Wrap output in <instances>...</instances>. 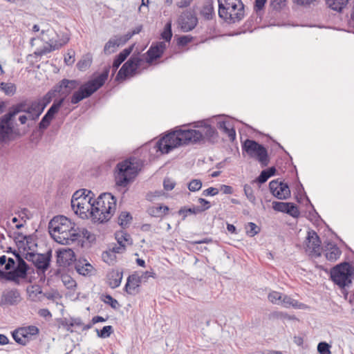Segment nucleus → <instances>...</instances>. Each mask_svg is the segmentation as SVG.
Listing matches in <instances>:
<instances>
[{"mask_svg":"<svg viewBox=\"0 0 354 354\" xmlns=\"http://www.w3.org/2000/svg\"><path fill=\"white\" fill-rule=\"evenodd\" d=\"M194 127L198 129H180L166 134L156 142L157 151L168 153L180 146L204 144L206 142L214 144L218 141V133L216 128L206 122H194Z\"/></svg>","mask_w":354,"mask_h":354,"instance_id":"f257e3e1","label":"nucleus"},{"mask_svg":"<svg viewBox=\"0 0 354 354\" xmlns=\"http://www.w3.org/2000/svg\"><path fill=\"white\" fill-rule=\"evenodd\" d=\"M110 72V66L104 67L103 71L97 77L82 84L79 80L63 79L54 86L57 93L64 95L65 98L71 92L77 88L71 97L73 104H78L82 100L91 97L105 83Z\"/></svg>","mask_w":354,"mask_h":354,"instance_id":"f03ea898","label":"nucleus"},{"mask_svg":"<svg viewBox=\"0 0 354 354\" xmlns=\"http://www.w3.org/2000/svg\"><path fill=\"white\" fill-rule=\"evenodd\" d=\"M48 231L51 237L62 245L77 241L80 236L75 230V224L64 216L53 217L48 223Z\"/></svg>","mask_w":354,"mask_h":354,"instance_id":"7ed1b4c3","label":"nucleus"},{"mask_svg":"<svg viewBox=\"0 0 354 354\" xmlns=\"http://www.w3.org/2000/svg\"><path fill=\"white\" fill-rule=\"evenodd\" d=\"M142 167V160L134 156L118 162L115 169V185L126 187L134 180Z\"/></svg>","mask_w":354,"mask_h":354,"instance_id":"20e7f679","label":"nucleus"},{"mask_svg":"<svg viewBox=\"0 0 354 354\" xmlns=\"http://www.w3.org/2000/svg\"><path fill=\"white\" fill-rule=\"evenodd\" d=\"M116 198L111 193L101 194L91 205L90 215L94 222L109 221L116 209Z\"/></svg>","mask_w":354,"mask_h":354,"instance_id":"39448f33","label":"nucleus"},{"mask_svg":"<svg viewBox=\"0 0 354 354\" xmlns=\"http://www.w3.org/2000/svg\"><path fill=\"white\" fill-rule=\"evenodd\" d=\"M219 18L228 24L239 23L245 17V6L241 0H218Z\"/></svg>","mask_w":354,"mask_h":354,"instance_id":"423d86ee","label":"nucleus"},{"mask_svg":"<svg viewBox=\"0 0 354 354\" xmlns=\"http://www.w3.org/2000/svg\"><path fill=\"white\" fill-rule=\"evenodd\" d=\"M330 279L340 289L349 287L354 279V267L344 261L333 266L330 271Z\"/></svg>","mask_w":354,"mask_h":354,"instance_id":"0eeeda50","label":"nucleus"},{"mask_svg":"<svg viewBox=\"0 0 354 354\" xmlns=\"http://www.w3.org/2000/svg\"><path fill=\"white\" fill-rule=\"evenodd\" d=\"M241 147L243 152H245L250 158H256L261 167L268 165L270 157L267 149L263 145L248 138L242 142Z\"/></svg>","mask_w":354,"mask_h":354,"instance_id":"6e6552de","label":"nucleus"},{"mask_svg":"<svg viewBox=\"0 0 354 354\" xmlns=\"http://www.w3.org/2000/svg\"><path fill=\"white\" fill-rule=\"evenodd\" d=\"M17 261V266H15L11 271H3L0 270V279L14 282L17 285L20 284V279H25L28 277L29 266L24 260L19 252L15 254Z\"/></svg>","mask_w":354,"mask_h":354,"instance_id":"1a4fd4ad","label":"nucleus"},{"mask_svg":"<svg viewBox=\"0 0 354 354\" xmlns=\"http://www.w3.org/2000/svg\"><path fill=\"white\" fill-rule=\"evenodd\" d=\"M19 130L13 125V120L6 115L0 117V145H6L20 137Z\"/></svg>","mask_w":354,"mask_h":354,"instance_id":"9d476101","label":"nucleus"},{"mask_svg":"<svg viewBox=\"0 0 354 354\" xmlns=\"http://www.w3.org/2000/svg\"><path fill=\"white\" fill-rule=\"evenodd\" d=\"M142 62V59L140 57V53H134L120 68L116 75L115 80H124L129 76H134L137 73V70L140 66Z\"/></svg>","mask_w":354,"mask_h":354,"instance_id":"9b49d317","label":"nucleus"},{"mask_svg":"<svg viewBox=\"0 0 354 354\" xmlns=\"http://www.w3.org/2000/svg\"><path fill=\"white\" fill-rule=\"evenodd\" d=\"M24 258L32 262L37 270L38 274L44 272L49 268L52 258V250H48L45 254L28 252Z\"/></svg>","mask_w":354,"mask_h":354,"instance_id":"f8f14e48","label":"nucleus"},{"mask_svg":"<svg viewBox=\"0 0 354 354\" xmlns=\"http://www.w3.org/2000/svg\"><path fill=\"white\" fill-rule=\"evenodd\" d=\"M91 198H71V207L81 218H87L91 211Z\"/></svg>","mask_w":354,"mask_h":354,"instance_id":"ddd939ff","label":"nucleus"},{"mask_svg":"<svg viewBox=\"0 0 354 354\" xmlns=\"http://www.w3.org/2000/svg\"><path fill=\"white\" fill-rule=\"evenodd\" d=\"M269 189L272 194L279 200H286L290 197V189L286 183L273 180L269 183Z\"/></svg>","mask_w":354,"mask_h":354,"instance_id":"4468645a","label":"nucleus"},{"mask_svg":"<svg viewBox=\"0 0 354 354\" xmlns=\"http://www.w3.org/2000/svg\"><path fill=\"white\" fill-rule=\"evenodd\" d=\"M198 24V19L194 12L186 10L178 19V24L183 32L192 30Z\"/></svg>","mask_w":354,"mask_h":354,"instance_id":"2eb2a0df","label":"nucleus"},{"mask_svg":"<svg viewBox=\"0 0 354 354\" xmlns=\"http://www.w3.org/2000/svg\"><path fill=\"white\" fill-rule=\"evenodd\" d=\"M21 300L22 297L18 289H6L3 291L0 298V306L4 308L9 306H17Z\"/></svg>","mask_w":354,"mask_h":354,"instance_id":"dca6fc26","label":"nucleus"},{"mask_svg":"<svg viewBox=\"0 0 354 354\" xmlns=\"http://www.w3.org/2000/svg\"><path fill=\"white\" fill-rule=\"evenodd\" d=\"M166 48L167 45L164 41L153 43L146 53V62L151 64L158 59L160 58Z\"/></svg>","mask_w":354,"mask_h":354,"instance_id":"f3484780","label":"nucleus"},{"mask_svg":"<svg viewBox=\"0 0 354 354\" xmlns=\"http://www.w3.org/2000/svg\"><path fill=\"white\" fill-rule=\"evenodd\" d=\"M272 208L277 212L286 213L293 218H298L300 215L298 207L293 203L274 201Z\"/></svg>","mask_w":354,"mask_h":354,"instance_id":"a211bd4d","label":"nucleus"},{"mask_svg":"<svg viewBox=\"0 0 354 354\" xmlns=\"http://www.w3.org/2000/svg\"><path fill=\"white\" fill-rule=\"evenodd\" d=\"M306 240L308 241V243H306L307 248L309 250H311V252L313 254V255L315 257H321L322 241L317 232L313 230H309L308 232Z\"/></svg>","mask_w":354,"mask_h":354,"instance_id":"6ab92c4d","label":"nucleus"},{"mask_svg":"<svg viewBox=\"0 0 354 354\" xmlns=\"http://www.w3.org/2000/svg\"><path fill=\"white\" fill-rule=\"evenodd\" d=\"M56 253L57 264L60 267L69 266L75 261V252L70 248L59 249Z\"/></svg>","mask_w":354,"mask_h":354,"instance_id":"aec40b11","label":"nucleus"},{"mask_svg":"<svg viewBox=\"0 0 354 354\" xmlns=\"http://www.w3.org/2000/svg\"><path fill=\"white\" fill-rule=\"evenodd\" d=\"M26 102L27 105L25 113L28 115L30 120L36 121L43 113L39 102L37 100L26 98Z\"/></svg>","mask_w":354,"mask_h":354,"instance_id":"412c9836","label":"nucleus"},{"mask_svg":"<svg viewBox=\"0 0 354 354\" xmlns=\"http://www.w3.org/2000/svg\"><path fill=\"white\" fill-rule=\"evenodd\" d=\"M115 239L119 244L118 246L113 248L111 251H106L102 254V259L105 262L109 263V260L112 261L113 259L111 257L112 255L115 257V253H122L126 250V246L122 243L121 238H120V234H115Z\"/></svg>","mask_w":354,"mask_h":354,"instance_id":"4be33fe9","label":"nucleus"},{"mask_svg":"<svg viewBox=\"0 0 354 354\" xmlns=\"http://www.w3.org/2000/svg\"><path fill=\"white\" fill-rule=\"evenodd\" d=\"M134 45H131L122 50L118 55L115 56L112 64L113 73H115L121 64L129 56L133 50Z\"/></svg>","mask_w":354,"mask_h":354,"instance_id":"5701e85b","label":"nucleus"},{"mask_svg":"<svg viewBox=\"0 0 354 354\" xmlns=\"http://www.w3.org/2000/svg\"><path fill=\"white\" fill-rule=\"evenodd\" d=\"M142 282L138 274H132L127 278L124 290L129 295H134L136 289L140 286Z\"/></svg>","mask_w":354,"mask_h":354,"instance_id":"b1692460","label":"nucleus"},{"mask_svg":"<svg viewBox=\"0 0 354 354\" xmlns=\"http://www.w3.org/2000/svg\"><path fill=\"white\" fill-rule=\"evenodd\" d=\"M342 251L336 244L331 243H328L326 249V258L328 261L334 262L337 261L341 256Z\"/></svg>","mask_w":354,"mask_h":354,"instance_id":"393cba45","label":"nucleus"},{"mask_svg":"<svg viewBox=\"0 0 354 354\" xmlns=\"http://www.w3.org/2000/svg\"><path fill=\"white\" fill-rule=\"evenodd\" d=\"M122 270H113L111 272H109L107 275L109 286L111 288H115L120 286L122 279Z\"/></svg>","mask_w":354,"mask_h":354,"instance_id":"a878e982","label":"nucleus"},{"mask_svg":"<svg viewBox=\"0 0 354 354\" xmlns=\"http://www.w3.org/2000/svg\"><path fill=\"white\" fill-rule=\"evenodd\" d=\"M76 271L82 275L87 276L91 274L93 267L86 259H80L75 264Z\"/></svg>","mask_w":354,"mask_h":354,"instance_id":"bb28decb","label":"nucleus"},{"mask_svg":"<svg viewBox=\"0 0 354 354\" xmlns=\"http://www.w3.org/2000/svg\"><path fill=\"white\" fill-rule=\"evenodd\" d=\"M200 12L206 20L212 19L215 16L213 0H205Z\"/></svg>","mask_w":354,"mask_h":354,"instance_id":"cd10ccee","label":"nucleus"},{"mask_svg":"<svg viewBox=\"0 0 354 354\" xmlns=\"http://www.w3.org/2000/svg\"><path fill=\"white\" fill-rule=\"evenodd\" d=\"M26 99L21 100V102L12 105L8 113L5 115L11 118L12 120L16 115L19 113L24 112L26 109Z\"/></svg>","mask_w":354,"mask_h":354,"instance_id":"c85d7f7f","label":"nucleus"},{"mask_svg":"<svg viewBox=\"0 0 354 354\" xmlns=\"http://www.w3.org/2000/svg\"><path fill=\"white\" fill-rule=\"evenodd\" d=\"M57 94V91L53 86V87L49 90L42 97L37 99V100L39 102V105L43 111L47 105L51 102L53 99L55 97Z\"/></svg>","mask_w":354,"mask_h":354,"instance_id":"c756f323","label":"nucleus"},{"mask_svg":"<svg viewBox=\"0 0 354 354\" xmlns=\"http://www.w3.org/2000/svg\"><path fill=\"white\" fill-rule=\"evenodd\" d=\"M277 169L274 167H270L266 169H263L260 173L259 176L253 182H257L259 184L266 183L269 178L275 175Z\"/></svg>","mask_w":354,"mask_h":354,"instance_id":"7c9ffc66","label":"nucleus"},{"mask_svg":"<svg viewBox=\"0 0 354 354\" xmlns=\"http://www.w3.org/2000/svg\"><path fill=\"white\" fill-rule=\"evenodd\" d=\"M64 102V97H62L59 100H55L50 107L48 109L46 115L49 116L50 118L53 119L55 115L59 112V110L63 105Z\"/></svg>","mask_w":354,"mask_h":354,"instance_id":"2f4dec72","label":"nucleus"},{"mask_svg":"<svg viewBox=\"0 0 354 354\" xmlns=\"http://www.w3.org/2000/svg\"><path fill=\"white\" fill-rule=\"evenodd\" d=\"M348 2V0H326L327 6L337 12H341Z\"/></svg>","mask_w":354,"mask_h":354,"instance_id":"473e14b6","label":"nucleus"},{"mask_svg":"<svg viewBox=\"0 0 354 354\" xmlns=\"http://www.w3.org/2000/svg\"><path fill=\"white\" fill-rule=\"evenodd\" d=\"M229 124V122L221 121L218 122V128L223 130L226 134H227L231 140H234L236 138V131L234 128H230Z\"/></svg>","mask_w":354,"mask_h":354,"instance_id":"72a5a7b5","label":"nucleus"},{"mask_svg":"<svg viewBox=\"0 0 354 354\" xmlns=\"http://www.w3.org/2000/svg\"><path fill=\"white\" fill-rule=\"evenodd\" d=\"M169 212V207L165 205H159L158 207H152L148 209V213L153 217H161Z\"/></svg>","mask_w":354,"mask_h":354,"instance_id":"f704fd0d","label":"nucleus"},{"mask_svg":"<svg viewBox=\"0 0 354 354\" xmlns=\"http://www.w3.org/2000/svg\"><path fill=\"white\" fill-rule=\"evenodd\" d=\"M100 299L104 303L109 305L114 310H118L120 307L118 300L114 299L111 295L109 294H102L100 296Z\"/></svg>","mask_w":354,"mask_h":354,"instance_id":"c9c22d12","label":"nucleus"},{"mask_svg":"<svg viewBox=\"0 0 354 354\" xmlns=\"http://www.w3.org/2000/svg\"><path fill=\"white\" fill-rule=\"evenodd\" d=\"M118 46H120V44L116 38H111L105 44L104 47V53L105 55H110L113 53Z\"/></svg>","mask_w":354,"mask_h":354,"instance_id":"e433bc0d","label":"nucleus"},{"mask_svg":"<svg viewBox=\"0 0 354 354\" xmlns=\"http://www.w3.org/2000/svg\"><path fill=\"white\" fill-rule=\"evenodd\" d=\"M203 212H204V209H200V206H194L193 207H183L180 209L178 214L180 215L183 214V219H185L188 214H198Z\"/></svg>","mask_w":354,"mask_h":354,"instance_id":"4c0bfd02","label":"nucleus"},{"mask_svg":"<svg viewBox=\"0 0 354 354\" xmlns=\"http://www.w3.org/2000/svg\"><path fill=\"white\" fill-rule=\"evenodd\" d=\"M92 64V57L89 55H86L77 63V68L81 71H85Z\"/></svg>","mask_w":354,"mask_h":354,"instance_id":"58836bf2","label":"nucleus"},{"mask_svg":"<svg viewBox=\"0 0 354 354\" xmlns=\"http://www.w3.org/2000/svg\"><path fill=\"white\" fill-rule=\"evenodd\" d=\"M1 90L3 91L5 95L8 96H12L15 94L17 91L16 85L11 82H1Z\"/></svg>","mask_w":354,"mask_h":354,"instance_id":"ea45409f","label":"nucleus"},{"mask_svg":"<svg viewBox=\"0 0 354 354\" xmlns=\"http://www.w3.org/2000/svg\"><path fill=\"white\" fill-rule=\"evenodd\" d=\"M171 21H169L166 23L163 31L161 33V38L165 41L169 42L172 38Z\"/></svg>","mask_w":354,"mask_h":354,"instance_id":"a19ab883","label":"nucleus"},{"mask_svg":"<svg viewBox=\"0 0 354 354\" xmlns=\"http://www.w3.org/2000/svg\"><path fill=\"white\" fill-rule=\"evenodd\" d=\"M76 232L79 234L78 239L81 237L85 239L88 242H93L95 240L94 234H91L88 230L86 228H80L75 227Z\"/></svg>","mask_w":354,"mask_h":354,"instance_id":"79ce46f5","label":"nucleus"},{"mask_svg":"<svg viewBox=\"0 0 354 354\" xmlns=\"http://www.w3.org/2000/svg\"><path fill=\"white\" fill-rule=\"evenodd\" d=\"M118 220L119 225L122 228H125L130 223V221L132 220V216L130 214V213L127 212H122L120 214Z\"/></svg>","mask_w":354,"mask_h":354,"instance_id":"37998d69","label":"nucleus"},{"mask_svg":"<svg viewBox=\"0 0 354 354\" xmlns=\"http://www.w3.org/2000/svg\"><path fill=\"white\" fill-rule=\"evenodd\" d=\"M266 2L267 0H254V11L256 12L257 15L260 17V19L262 17L263 11Z\"/></svg>","mask_w":354,"mask_h":354,"instance_id":"c03bdc74","label":"nucleus"},{"mask_svg":"<svg viewBox=\"0 0 354 354\" xmlns=\"http://www.w3.org/2000/svg\"><path fill=\"white\" fill-rule=\"evenodd\" d=\"M94 194L93 192L90 190L86 189H81L77 191H76L73 195L72 196V198H77V199H80L81 198H91V200L93 198V196Z\"/></svg>","mask_w":354,"mask_h":354,"instance_id":"a18cd8bd","label":"nucleus"},{"mask_svg":"<svg viewBox=\"0 0 354 354\" xmlns=\"http://www.w3.org/2000/svg\"><path fill=\"white\" fill-rule=\"evenodd\" d=\"M96 332L99 337L106 338L113 333V328L111 326H105L100 330L96 329Z\"/></svg>","mask_w":354,"mask_h":354,"instance_id":"49530a36","label":"nucleus"},{"mask_svg":"<svg viewBox=\"0 0 354 354\" xmlns=\"http://www.w3.org/2000/svg\"><path fill=\"white\" fill-rule=\"evenodd\" d=\"M286 0H270V8L274 11L279 12L286 6Z\"/></svg>","mask_w":354,"mask_h":354,"instance_id":"de8ad7c7","label":"nucleus"},{"mask_svg":"<svg viewBox=\"0 0 354 354\" xmlns=\"http://www.w3.org/2000/svg\"><path fill=\"white\" fill-rule=\"evenodd\" d=\"M245 230L246 234L251 237L255 236L260 232V228L254 223L252 222H249L247 224Z\"/></svg>","mask_w":354,"mask_h":354,"instance_id":"09e8293b","label":"nucleus"},{"mask_svg":"<svg viewBox=\"0 0 354 354\" xmlns=\"http://www.w3.org/2000/svg\"><path fill=\"white\" fill-rule=\"evenodd\" d=\"M244 193L247 198L254 205L256 204V197L254 194V191L252 187L248 184L244 185Z\"/></svg>","mask_w":354,"mask_h":354,"instance_id":"8fccbe9b","label":"nucleus"},{"mask_svg":"<svg viewBox=\"0 0 354 354\" xmlns=\"http://www.w3.org/2000/svg\"><path fill=\"white\" fill-rule=\"evenodd\" d=\"M62 281L64 286L68 289L73 290L75 287H76L77 283L76 281L71 277L69 275L64 274L62 276Z\"/></svg>","mask_w":354,"mask_h":354,"instance_id":"3c124183","label":"nucleus"},{"mask_svg":"<svg viewBox=\"0 0 354 354\" xmlns=\"http://www.w3.org/2000/svg\"><path fill=\"white\" fill-rule=\"evenodd\" d=\"M330 346L326 342H321L317 345V351L319 354H331Z\"/></svg>","mask_w":354,"mask_h":354,"instance_id":"603ef678","label":"nucleus"},{"mask_svg":"<svg viewBox=\"0 0 354 354\" xmlns=\"http://www.w3.org/2000/svg\"><path fill=\"white\" fill-rule=\"evenodd\" d=\"M55 50V46L52 44H49L48 46H44L43 48L37 49L34 54L36 56L41 57L44 55H46L51 51Z\"/></svg>","mask_w":354,"mask_h":354,"instance_id":"864d4df0","label":"nucleus"},{"mask_svg":"<svg viewBox=\"0 0 354 354\" xmlns=\"http://www.w3.org/2000/svg\"><path fill=\"white\" fill-rule=\"evenodd\" d=\"M202 182L199 179H193L188 184V189L190 192H196L201 189Z\"/></svg>","mask_w":354,"mask_h":354,"instance_id":"5fc2aeb1","label":"nucleus"},{"mask_svg":"<svg viewBox=\"0 0 354 354\" xmlns=\"http://www.w3.org/2000/svg\"><path fill=\"white\" fill-rule=\"evenodd\" d=\"M52 120V118H50L49 116L45 114L38 124L39 129L40 130L46 129L50 125Z\"/></svg>","mask_w":354,"mask_h":354,"instance_id":"6e6d98bb","label":"nucleus"},{"mask_svg":"<svg viewBox=\"0 0 354 354\" xmlns=\"http://www.w3.org/2000/svg\"><path fill=\"white\" fill-rule=\"evenodd\" d=\"M268 300L272 304H279L281 301L282 295L280 292L277 291H272L268 294Z\"/></svg>","mask_w":354,"mask_h":354,"instance_id":"4d7b16f0","label":"nucleus"},{"mask_svg":"<svg viewBox=\"0 0 354 354\" xmlns=\"http://www.w3.org/2000/svg\"><path fill=\"white\" fill-rule=\"evenodd\" d=\"M193 37L189 35L180 36L177 39V44L179 46H185L189 43L192 42Z\"/></svg>","mask_w":354,"mask_h":354,"instance_id":"13d9d810","label":"nucleus"},{"mask_svg":"<svg viewBox=\"0 0 354 354\" xmlns=\"http://www.w3.org/2000/svg\"><path fill=\"white\" fill-rule=\"evenodd\" d=\"M281 303L287 308L290 306H296L297 301L288 295H284L281 299Z\"/></svg>","mask_w":354,"mask_h":354,"instance_id":"bf43d9fd","label":"nucleus"},{"mask_svg":"<svg viewBox=\"0 0 354 354\" xmlns=\"http://www.w3.org/2000/svg\"><path fill=\"white\" fill-rule=\"evenodd\" d=\"M12 338L15 339V341L17 344L22 345V346H26V342H25L24 339H23V337L20 335V332L19 331L18 328L15 330L12 333Z\"/></svg>","mask_w":354,"mask_h":354,"instance_id":"052dcab7","label":"nucleus"},{"mask_svg":"<svg viewBox=\"0 0 354 354\" xmlns=\"http://www.w3.org/2000/svg\"><path fill=\"white\" fill-rule=\"evenodd\" d=\"M21 331H26L30 337L37 335L39 333V328L35 326H28L27 327H22Z\"/></svg>","mask_w":354,"mask_h":354,"instance_id":"680f3d73","label":"nucleus"},{"mask_svg":"<svg viewBox=\"0 0 354 354\" xmlns=\"http://www.w3.org/2000/svg\"><path fill=\"white\" fill-rule=\"evenodd\" d=\"M176 185V183L170 178H165L163 181L164 189L167 191L172 190Z\"/></svg>","mask_w":354,"mask_h":354,"instance_id":"e2e57ef3","label":"nucleus"},{"mask_svg":"<svg viewBox=\"0 0 354 354\" xmlns=\"http://www.w3.org/2000/svg\"><path fill=\"white\" fill-rule=\"evenodd\" d=\"M75 53L74 51L68 52L64 57V62L66 65L71 66L75 62Z\"/></svg>","mask_w":354,"mask_h":354,"instance_id":"0e129e2a","label":"nucleus"},{"mask_svg":"<svg viewBox=\"0 0 354 354\" xmlns=\"http://www.w3.org/2000/svg\"><path fill=\"white\" fill-rule=\"evenodd\" d=\"M131 37L132 35L130 34L129 32H128L125 35L120 36L118 38H116V39L117 41H118V43L120 46L125 44Z\"/></svg>","mask_w":354,"mask_h":354,"instance_id":"69168bd1","label":"nucleus"},{"mask_svg":"<svg viewBox=\"0 0 354 354\" xmlns=\"http://www.w3.org/2000/svg\"><path fill=\"white\" fill-rule=\"evenodd\" d=\"M270 318H273V319H286V318L289 319V317L287 314L283 313L282 312H279V311L272 312L270 314Z\"/></svg>","mask_w":354,"mask_h":354,"instance_id":"338daca9","label":"nucleus"},{"mask_svg":"<svg viewBox=\"0 0 354 354\" xmlns=\"http://www.w3.org/2000/svg\"><path fill=\"white\" fill-rule=\"evenodd\" d=\"M218 189L217 188L211 187L207 189H205L203 192V195L205 196H213L218 194Z\"/></svg>","mask_w":354,"mask_h":354,"instance_id":"774afa93","label":"nucleus"}]
</instances>
